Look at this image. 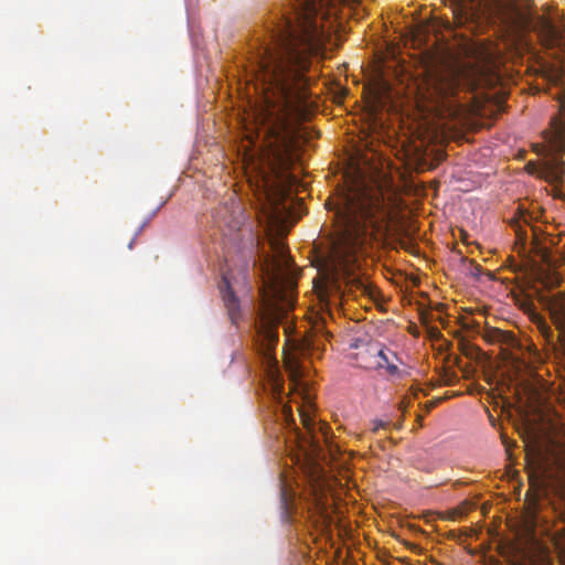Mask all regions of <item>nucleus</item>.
Listing matches in <instances>:
<instances>
[{
  "mask_svg": "<svg viewBox=\"0 0 565 565\" xmlns=\"http://www.w3.org/2000/svg\"><path fill=\"white\" fill-rule=\"evenodd\" d=\"M386 216L383 198L365 189L342 196L335 212L339 231L332 257L344 270L358 262L359 254L382 230Z\"/></svg>",
  "mask_w": 565,
  "mask_h": 565,
  "instance_id": "nucleus-1",
  "label": "nucleus"
},
{
  "mask_svg": "<svg viewBox=\"0 0 565 565\" xmlns=\"http://www.w3.org/2000/svg\"><path fill=\"white\" fill-rule=\"evenodd\" d=\"M497 542V550L514 565H546L551 546L539 539L536 532H513L512 537H501L499 531L488 532Z\"/></svg>",
  "mask_w": 565,
  "mask_h": 565,
  "instance_id": "nucleus-2",
  "label": "nucleus"
},
{
  "mask_svg": "<svg viewBox=\"0 0 565 565\" xmlns=\"http://www.w3.org/2000/svg\"><path fill=\"white\" fill-rule=\"evenodd\" d=\"M558 115L551 120V129L543 132L548 156L540 164L537 174L548 182L559 183L565 179V162L558 157L565 151V92L559 95Z\"/></svg>",
  "mask_w": 565,
  "mask_h": 565,
  "instance_id": "nucleus-3",
  "label": "nucleus"
},
{
  "mask_svg": "<svg viewBox=\"0 0 565 565\" xmlns=\"http://www.w3.org/2000/svg\"><path fill=\"white\" fill-rule=\"evenodd\" d=\"M279 315L278 312L264 313L260 318L258 326V335L262 338L264 348V358L268 363V375L270 377V390L273 397L278 401L281 407V414L288 426L294 425L291 407L282 402L284 385L280 380V375L277 369V359L274 355V350L278 343V326Z\"/></svg>",
  "mask_w": 565,
  "mask_h": 565,
  "instance_id": "nucleus-4",
  "label": "nucleus"
},
{
  "mask_svg": "<svg viewBox=\"0 0 565 565\" xmlns=\"http://www.w3.org/2000/svg\"><path fill=\"white\" fill-rule=\"evenodd\" d=\"M290 381L295 391H301L299 394L306 405L299 406V415L305 428V433L296 431V436L301 447L308 446L312 452L318 454L321 450V443L328 444L329 426L324 423H316L310 415L311 395L307 384L300 381L301 372L298 366H288Z\"/></svg>",
  "mask_w": 565,
  "mask_h": 565,
  "instance_id": "nucleus-5",
  "label": "nucleus"
},
{
  "mask_svg": "<svg viewBox=\"0 0 565 565\" xmlns=\"http://www.w3.org/2000/svg\"><path fill=\"white\" fill-rule=\"evenodd\" d=\"M458 25L488 23L507 9V0H441Z\"/></svg>",
  "mask_w": 565,
  "mask_h": 565,
  "instance_id": "nucleus-6",
  "label": "nucleus"
},
{
  "mask_svg": "<svg viewBox=\"0 0 565 565\" xmlns=\"http://www.w3.org/2000/svg\"><path fill=\"white\" fill-rule=\"evenodd\" d=\"M551 320L558 331L557 341L565 355V294H557L546 302Z\"/></svg>",
  "mask_w": 565,
  "mask_h": 565,
  "instance_id": "nucleus-7",
  "label": "nucleus"
},
{
  "mask_svg": "<svg viewBox=\"0 0 565 565\" xmlns=\"http://www.w3.org/2000/svg\"><path fill=\"white\" fill-rule=\"evenodd\" d=\"M220 292L228 319L233 324L237 326L243 317V313L241 310L239 299L236 297L226 276H223L222 278V282L220 285Z\"/></svg>",
  "mask_w": 565,
  "mask_h": 565,
  "instance_id": "nucleus-8",
  "label": "nucleus"
},
{
  "mask_svg": "<svg viewBox=\"0 0 565 565\" xmlns=\"http://www.w3.org/2000/svg\"><path fill=\"white\" fill-rule=\"evenodd\" d=\"M239 206L236 204L233 198L230 202L223 203L214 214L215 222L221 227L222 225L227 226L230 230L239 227Z\"/></svg>",
  "mask_w": 565,
  "mask_h": 565,
  "instance_id": "nucleus-9",
  "label": "nucleus"
},
{
  "mask_svg": "<svg viewBox=\"0 0 565 565\" xmlns=\"http://www.w3.org/2000/svg\"><path fill=\"white\" fill-rule=\"evenodd\" d=\"M552 461L553 467L546 473L557 488L565 489V445L553 450Z\"/></svg>",
  "mask_w": 565,
  "mask_h": 565,
  "instance_id": "nucleus-10",
  "label": "nucleus"
},
{
  "mask_svg": "<svg viewBox=\"0 0 565 565\" xmlns=\"http://www.w3.org/2000/svg\"><path fill=\"white\" fill-rule=\"evenodd\" d=\"M459 78L452 72L446 75H438L434 79L435 94L443 99L454 97L459 89Z\"/></svg>",
  "mask_w": 565,
  "mask_h": 565,
  "instance_id": "nucleus-11",
  "label": "nucleus"
},
{
  "mask_svg": "<svg viewBox=\"0 0 565 565\" xmlns=\"http://www.w3.org/2000/svg\"><path fill=\"white\" fill-rule=\"evenodd\" d=\"M488 337L492 341L505 344V350H521V344L519 343V340L511 332L494 329L489 332ZM510 358L516 363H526L525 358L523 355L520 356L518 353L513 351H511Z\"/></svg>",
  "mask_w": 565,
  "mask_h": 565,
  "instance_id": "nucleus-12",
  "label": "nucleus"
},
{
  "mask_svg": "<svg viewBox=\"0 0 565 565\" xmlns=\"http://www.w3.org/2000/svg\"><path fill=\"white\" fill-rule=\"evenodd\" d=\"M345 285L351 292L360 291L362 295L371 294L369 284L360 276L348 273Z\"/></svg>",
  "mask_w": 565,
  "mask_h": 565,
  "instance_id": "nucleus-13",
  "label": "nucleus"
},
{
  "mask_svg": "<svg viewBox=\"0 0 565 565\" xmlns=\"http://www.w3.org/2000/svg\"><path fill=\"white\" fill-rule=\"evenodd\" d=\"M376 367L385 369L390 375H396L398 373L397 365L390 360L384 349H380L376 353Z\"/></svg>",
  "mask_w": 565,
  "mask_h": 565,
  "instance_id": "nucleus-14",
  "label": "nucleus"
},
{
  "mask_svg": "<svg viewBox=\"0 0 565 565\" xmlns=\"http://www.w3.org/2000/svg\"><path fill=\"white\" fill-rule=\"evenodd\" d=\"M280 508H281V516L286 521H289L291 519L292 513V500L288 495L285 488L280 489Z\"/></svg>",
  "mask_w": 565,
  "mask_h": 565,
  "instance_id": "nucleus-15",
  "label": "nucleus"
},
{
  "mask_svg": "<svg viewBox=\"0 0 565 565\" xmlns=\"http://www.w3.org/2000/svg\"><path fill=\"white\" fill-rule=\"evenodd\" d=\"M537 329L548 343L553 342L554 333L544 319L537 318Z\"/></svg>",
  "mask_w": 565,
  "mask_h": 565,
  "instance_id": "nucleus-16",
  "label": "nucleus"
},
{
  "mask_svg": "<svg viewBox=\"0 0 565 565\" xmlns=\"http://www.w3.org/2000/svg\"><path fill=\"white\" fill-rule=\"evenodd\" d=\"M473 508V504L470 502H463L460 507L448 512V518L451 520H457L465 515L469 510Z\"/></svg>",
  "mask_w": 565,
  "mask_h": 565,
  "instance_id": "nucleus-17",
  "label": "nucleus"
},
{
  "mask_svg": "<svg viewBox=\"0 0 565 565\" xmlns=\"http://www.w3.org/2000/svg\"><path fill=\"white\" fill-rule=\"evenodd\" d=\"M530 509L531 511V518L533 521L532 527H527L526 530H534V527L539 526V522L541 516L539 515L540 504L539 502L534 501L531 503Z\"/></svg>",
  "mask_w": 565,
  "mask_h": 565,
  "instance_id": "nucleus-18",
  "label": "nucleus"
},
{
  "mask_svg": "<svg viewBox=\"0 0 565 565\" xmlns=\"http://www.w3.org/2000/svg\"><path fill=\"white\" fill-rule=\"evenodd\" d=\"M544 533L547 535L551 545L555 548L558 547V542H557L558 539L554 534L558 533V534H562V537L563 536L565 537V532H544Z\"/></svg>",
  "mask_w": 565,
  "mask_h": 565,
  "instance_id": "nucleus-19",
  "label": "nucleus"
},
{
  "mask_svg": "<svg viewBox=\"0 0 565 565\" xmlns=\"http://www.w3.org/2000/svg\"><path fill=\"white\" fill-rule=\"evenodd\" d=\"M387 425V423L381 420V419H374L373 420V431H377L380 428H384Z\"/></svg>",
  "mask_w": 565,
  "mask_h": 565,
  "instance_id": "nucleus-20",
  "label": "nucleus"
},
{
  "mask_svg": "<svg viewBox=\"0 0 565 565\" xmlns=\"http://www.w3.org/2000/svg\"><path fill=\"white\" fill-rule=\"evenodd\" d=\"M516 235H518L519 239H521V241L526 239V233L521 230L520 225H518V227H516Z\"/></svg>",
  "mask_w": 565,
  "mask_h": 565,
  "instance_id": "nucleus-21",
  "label": "nucleus"
},
{
  "mask_svg": "<svg viewBox=\"0 0 565 565\" xmlns=\"http://www.w3.org/2000/svg\"><path fill=\"white\" fill-rule=\"evenodd\" d=\"M351 532L344 531V532H338L339 536L344 540V536H348Z\"/></svg>",
  "mask_w": 565,
  "mask_h": 565,
  "instance_id": "nucleus-22",
  "label": "nucleus"
},
{
  "mask_svg": "<svg viewBox=\"0 0 565 565\" xmlns=\"http://www.w3.org/2000/svg\"><path fill=\"white\" fill-rule=\"evenodd\" d=\"M408 530H411V531H414V530H420V527H419L418 525H416V524H411V525L408 526Z\"/></svg>",
  "mask_w": 565,
  "mask_h": 565,
  "instance_id": "nucleus-23",
  "label": "nucleus"
},
{
  "mask_svg": "<svg viewBox=\"0 0 565 565\" xmlns=\"http://www.w3.org/2000/svg\"><path fill=\"white\" fill-rule=\"evenodd\" d=\"M521 218H522V221H523L524 223H529L527 215L522 214V215H521Z\"/></svg>",
  "mask_w": 565,
  "mask_h": 565,
  "instance_id": "nucleus-24",
  "label": "nucleus"
},
{
  "mask_svg": "<svg viewBox=\"0 0 565 565\" xmlns=\"http://www.w3.org/2000/svg\"><path fill=\"white\" fill-rule=\"evenodd\" d=\"M561 518H562V520H563V521H564V523H565V513H561ZM562 530H565V526H564Z\"/></svg>",
  "mask_w": 565,
  "mask_h": 565,
  "instance_id": "nucleus-25",
  "label": "nucleus"
},
{
  "mask_svg": "<svg viewBox=\"0 0 565 565\" xmlns=\"http://www.w3.org/2000/svg\"><path fill=\"white\" fill-rule=\"evenodd\" d=\"M132 245H134V239L129 243V248H132Z\"/></svg>",
  "mask_w": 565,
  "mask_h": 565,
  "instance_id": "nucleus-26",
  "label": "nucleus"
},
{
  "mask_svg": "<svg viewBox=\"0 0 565 565\" xmlns=\"http://www.w3.org/2000/svg\"><path fill=\"white\" fill-rule=\"evenodd\" d=\"M412 548H413V550H417V545L412 544Z\"/></svg>",
  "mask_w": 565,
  "mask_h": 565,
  "instance_id": "nucleus-27",
  "label": "nucleus"
},
{
  "mask_svg": "<svg viewBox=\"0 0 565 565\" xmlns=\"http://www.w3.org/2000/svg\"><path fill=\"white\" fill-rule=\"evenodd\" d=\"M461 530L468 531V530H472V529L471 527H462Z\"/></svg>",
  "mask_w": 565,
  "mask_h": 565,
  "instance_id": "nucleus-28",
  "label": "nucleus"
},
{
  "mask_svg": "<svg viewBox=\"0 0 565 565\" xmlns=\"http://www.w3.org/2000/svg\"><path fill=\"white\" fill-rule=\"evenodd\" d=\"M470 533L472 534V532H470ZM478 533H479V532H477V531H473V534H478Z\"/></svg>",
  "mask_w": 565,
  "mask_h": 565,
  "instance_id": "nucleus-29",
  "label": "nucleus"
}]
</instances>
